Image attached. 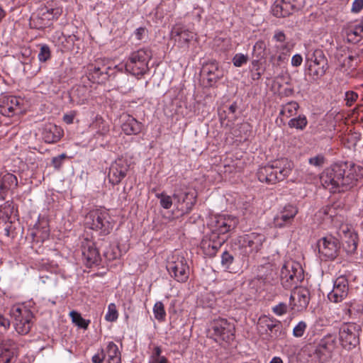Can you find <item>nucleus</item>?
I'll list each match as a JSON object with an SVG mask.
<instances>
[{
	"label": "nucleus",
	"instance_id": "nucleus-1",
	"mask_svg": "<svg viewBox=\"0 0 363 363\" xmlns=\"http://www.w3.org/2000/svg\"><path fill=\"white\" fill-rule=\"evenodd\" d=\"M363 176V169L354 164L336 163L326 169L320 175L323 186L330 192L347 190Z\"/></svg>",
	"mask_w": 363,
	"mask_h": 363
},
{
	"label": "nucleus",
	"instance_id": "nucleus-2",
	"mask_svg": "<svg viewBox=\"0 0 363 363\" xmlns=\"http://www.w3.org/2000/svg\"><path fill=\"white\" fill-rule=\"evenodd\" d=\"M294 168V164L283 159L259 168L257 175L259 182L274 184L287 178Z\"/></svg>",
	"mask_w": 363,
	"mask_h": 363
},
{
	"label": "nucleus",
	"instance_id": "nucleus-3",
	"mask_svg": "<svg viewBox=\"0 0 363 363\" xmlns=\"http://www.w3.org/2000/svg\"><path fill=\"white\" fill-rule=\"evenodd\" d=\"M85 223L91 229L100 231L102 235H108L113 228V221L105 208H96L90 211L85 217Z\"/></svg>",
	"mask_w": 363,
	"mask_h": 363
},
{
	"label": "nucleus",
	"instance_id": "nucleus-4",
	"mask_svg": "<svg viewBox=\"0 0 363 363\" xmlns=\"http://www.w3.org/2000/svg\"><path fill=\"white\" fill-rule=\"evenodd\" d=\"M235 325L225 318L213 320L208 329V336L217 342H230L235 337Z\"/></svg>",
	"mask_w": 363,
	"mask_h": 363
},
{
	"label": "nucleus",
	"instance_id": "nucleus-5",
	"mask_svg": "<svg viewBox=\"0 0 363 363\" xmlns=\"http://www.w3.org/2000/svg\"><path fill=\"white\" fill-rule=\"evenodd\" d=\"M16 331L20 335H26L33 325V314L31 311L22 305L13 306L9 311Z\"/></svg>",
	"mask_w": 363,
	"mask_h": 363
},
{
	"label": "nucleus",
	"instance_id": "nucleus-6",
	"mask_svg": "<svg viewBox=\"0 0 363 363\" xmlns=\"http://www.w3.org/2000/svg\"><path fill=\"white\" fill-rule=\"evenodd\" d=\"M152 52L148 48H142L133 52L125 65V70L133 75H143L149 70L148 62Z\"/></svg>",
	"mask_w": 363,
	"mask_h": 363
},
{
	"label": "nucleus",
	"instance_id": "nucleus-7",
	"mask_svg": "<svg viewBox=\"0 0 363 363\" xmlns=\"http://www.w3.org/2000/svg\"><path fill=\"white\" fill-rule=\"evenodd\" d=\"M303 279V270L298 262L291 260L286 262L282 266L280 281L285 289L296 286Z\"/></svg>",
	"mask_w": 363,
	"mask_h": 363
},
{
	"label": "nucleus",
	"instance_id": "nucleus-8",
	"mask_svg": "<svg viewBox=\"0 0 363 363\" xmlns=\"http://www.w3.org/2000/svg\"><path fill=\"white\" fill-rule=\"evenodd\" d=\"M306 60L308 74L314 80L321 78L328 69V60L320 49L314 50L312 53H308Z\"/></svg>",
	"mask_w": 363,
	"mask_h": 363
},
{
	"label": "nucleus",
	"instance_id": "nucleus-9",
	"mask_svg": "<svg viewBox=\"0 0 363 363\" xmlns=\"http://www.w3.org/2000/svg\"><path fill=\"white\" fill-rule=\"evenodd\" d=\"M361 327L354 323H344L339 330V340L341 346L351 350L359 344Z\"/></svg>",
	"mask_w": 363,
	"mask_h": 363
},
{
	"label": "nucleus",
	"instance_id": "nucleus-10",
	"mask_svg": "<svg viewBox=\"0 0 363 363\" xmlns=\"http://www.w3.org/2000/svg\"><path fill=\"white\" fill-rule=\"evenodd\" d=\"M167 269L172 277L179 282H185L189 277V267L184 256L173 255L167 261Z\"/></svg>",
	"mask_w": 363,
	"mask_h": 363
},
{
	"label": "nucleus",
	"instance_id": "nucleus-11",
	"mask_svg": "<svg viewBox=\"0 0 363 363\" xmlns=\"http://www.w3.org/2000/svg\"><path fill=\"white\" fill-rule=\"evenodd\" d=\"M62 14V9H48L43 7L38 9L37 13L30 16V24L37 29L50 26L53 19H57Z\"/></svg>",
	"mask_w": 363,
	"mask_h": 363
},
{
	"label": "nucleus",
	"instance_id": "nucleus-12",
	"mask_svg": "<svg viewBox=\"0 0 363 363\" xmlns=\"http://www.w3.org/2000/svg\"><path fill=\"white\" fill-rule=\"evenodd\" d=\"M318 247L322 259L333 260L338 256L340 243L336 238L328 235L318 241Z\"/></svg>",
	"mask_w": 363,
	"mask_h": 363
},
{
	"label": "nucleus",
	"instance_id": "nucleus-13",
	"mask_svg": "<svg viewBox=\"0 0 363 363\" xmlns=\"http://www.w3.org/2000/svg\"><path fill=\"white\" fill-rule=\"evenodd\" d=\"M337 348V337L334 334H328L322 337L316 345L314 354L322 363L332 357Z\"/></svg>",
	"mask_w": 363,
	"mask_h": 363
},
{
	"label": "nucleus",
	"instance_id": "nucleus-14",
	"mask_svg": "<svg viewBox=\"0 0 363 363\" xmlns=\"http://www.w3.org/2000/svg\"><path fill=\"white\" fill-rule=\"evenodd\" d=\"M257 328L261 334H265L272 339L282 336V324L273 317L261 316L257 323Z\"/></svg>",
	"mask_w": 363,
	"mask_h": 363
},
{
	"label": "nucleus",
	"instance_id": "nucleus-15",
	"mask_svg": "<svg viewBox=\"0 0 363 363\" xmlns=\"http://www.w3.org/2000/svg\"><path fill=\"white\" fill-rule=\"evenodd\" d=\"M264 240L265 236L257 233L245 234L238 238V242L240 247L245 249V254L258 252Z\"/></svg>",
	"mask_w": 363,
	"mask_h": 363
},
{
	"label": "nucleus",
	"instance_id": "nucleus-16",
	"mask_svg": "<svg viewBox=\"0 0 363 363\" xmlns=\"http://www.w3.org/2000/svg\"><path fill=\"white\" fill-rule=\"evenodd\" d=\"M130 165L127 160L118 158L111 163L108 174L109 182L113 184H118L127 174Z\"/></svg>",
	"mask_w": 363,
	"mask_h": 363
},
{
	"label": "nucleus",
	"instance_id": "nucleus-17",
	"mask_svg": "<svg viewBox=\"0 0 363 363\" xmlns=\"http://www.w3.org/2000/svg\"><path fill=\"white\" fill-rule=\"evenodd\" d=\"M348 293V280L345 276H340L334 281L333 290L328 294V298L331 302L340 303L347 296Z\"/></svg>",
	"mask_w": 363,
	"mask_h": 363
},
{
	"label": "nucleus",
	"instance_id": "nucleus-18",
	"mask_svg": "<svg viewBox=\"0 0 363 363\" xmlns=\"http://www.w3.org/2000/svg\"><path fill=\"white\" fill-rule=\"evenodd\" d=\"M310 301V292L307 288L296 287L290 296V306L292 310L298 311L306 309Z\"/></svg>",
	"mask_w": 363,
	"mask_h": 363
},
{
	"label": "nucleus",
	"instance_id": "nucleus-19",
	"mask_svg": "<svg viewBox=\"0 0 363 363\" xmlns=\"http://www.w3.org/2000/svg\"><path fill=\"white\" fill-rule=\"evenodd\" d=\"M23 99L14 96H4L1 99L0 113L11 117L21 112Z\"/></svg>",
	"mask_w": 363,
	"mask_h": 363
},
{
	"label": "nucleus",
	"instance_id": "nucleus-20",
	"mask_svg": "<svg viewBox=\"0 0 363 363\" xmlns=\"http://www.w3.org/2000/svg\"><path fill=\"white\" fill-rule=\"evenodd\" d=\"M17 357V347L15 342L9 338H0V363H15Z\"/></svg>",
	"mask_w": 363,
	"mask_h": 363
},
{
	"label": "nucleus",
	"instance_id": "nucleus-21",
	"mask_svg": "<svg viewBox=\"0 0 363 363\" xmlns=\"http://www.w3.org/2000/svg\"><path fill=\"white\" fill-rule=\"evenodd\" d=\"M297 213L298 208L296 206L291 204L286 205L274 218V226L279 228L289 226L292 223Z\"/></svg>",
	"mask_w": 363,
	"mask_h": 363
},
{
	"label": "nucleus",
	"instance_id": "nucleus-22",
	"mask_svg": "<svg viewBox=\"0 0 363 363\" xmlns=\"http://www.w3.org/2000/svg\"><path fill=\"white\" fill-rule=\"evenodd\" d=\"M82 251L85 264L87 267H91L100 262L99 252L91 240H86L82 243Z\"/></svg>",
	"mask_w": 363,
	"mask_h": 363
},
{
	"label": "nucleus",
	"instance_id": "nucleus-23",
	"mask_svg": "<svg viewBox=\"0 0 363 363\" xmlns=\"http://www.w3.org/2000/svg\"><path fill=\"white\" fill-rule=\"evenodd\" d=\"M237 220L230 216H220L216 218L212 233L224 236L225 234L233 230L237 225Z\"/></svg>",
	"mask_w": 363,
	"mask_h": 363
},
{
	"label": "nucleus",
	"instance_id": "nucleus-24",
	"mask_svg": "<svg viewBox=\"0 0 363 363\" xmlns=\"http://www.w3.org/2000/svg\"><path fill=\"white\" fill-rule=\"evenodd\" d=\"M226 240L227 237L225 236H219L216 233H211L208 240L203 241L202 247L207 255L213 257L216 255Z\"/></svg>",
	"mask_w": 363,
	"mask_h": 363
},
{
	"label": "nucleus",
	"instance_id": "nucleus-25",
	"mask_svg": "<svg viewBox=\"0 0 363 363\" xmlns=\"http://www.w3.org/2000/svg\"><path fill=\"white\" fill-rule=\"evenodd\" d=\"M18 180L16 177L9 172L0 173V198L2 200L5 199V196L7 192L13 190L17 186Z\"/></svg>",
	"mask_w": 363,
	"mask_h": 363
},
{
	"label": "nucleus",
	"instance_id": "nucleus-26",
	"mask_svg": "<svg viewBox=\"0 0 363 363\" xmlns=\"http://www.w3.org/2000/svg\"><path fill=\"white\" fill-rule=\"evenodd\" d=\"M203 72L207 75L208 84L213 86L218 80L223 77V71L218 67L216 61H212L203 67Z\"/></svg>",
	"mask_w": 363,
	"mask_h": 363
},
{
	"label": "nucleus",
	"instance_id": "nucleus-27",
	"mask_svg": "<svg viewBox=\"0 0 363 363\" xmlns=\"http://www.w3.org/2000/svg\"><path fill=\"white\" fill-rule=\"evenodd\" d=\"M63 135L62 128L55 124H45L43 128L42 136L47 143H55L60 140Z\"/></svg>",
	"mask_w": 363,
	"mask_h": 363
},
{
	"label": "nucleus",
	"instance_id": "nucleus-28",
	"mask_svg": "<svg viewBox=\"0 0 363 363\" xmlns=\"http://www.w3.org/2000/svg\"><path fill=\"white\" fill-rule=\"evenodd\" d=\"M272 13L277 18H285L290 16L294 13L291 0H276L272 6Z\"/></svg>",
	"mask_w": 363,
	"mask_h": 363
},
{
	"label": "nucleus",
	"instance_id": "nucleus-29",
	"mask_svg": "<svg viewBox=\"0 0 363 363\" xmlns=\"http://www.w3.org/2000/svg\"><path fill=\"white\" fill-rule=\"evenodd\" d=\"M171 34L173 38H175V40L183 44L189 43L195 36L194 32L190 31L181 25H176L173 27Z\"/></svg>",
	"mask_w": 363,
	"mask_h": 363
},
{
	"label": "nucleus",
	"instance_id": "nucleus-30",
	"mask_svg": "<svg viewBox=\"0 0 363 363\" xmlns=\"http://www.w3.org/2000/svg\"><path fill=\"white\" fill-rule=\"evenodd\" d=\"M143 125L133 116L128 115L121 125L123 132L127 135H137L142 130Z\"/></svg>",
	"mask_w": 363,
	"mask_h": 363
},
{
	"label": "nucleus",
	"instance_id": "nucleus-31",
	"mask_svg": "<svg viewBox=\"0 0 363 363\" xmlns=\"http://www.w3.org/2000/svg\"><path fill=\"white\" fill-rule=\"evenodd\" d=\"M104 350L107 357V363H121V354L116 344L112 341L108 342Z\"/></svg>",
	"mask_w": 363,
	"mask_h": 363
},
{
	"label": "nucleus",
	"instance_id": "nucleus-32",
	"mask_svg": "<svg viewBox=\"0 0 363 363\" xmlns=\"http://www.w3.org/2000/svg\"><path fill=\"white\" fill-rule=\"evenodd\" d=\"M344 233V247L348 253H354L357 247V235L349 230H342Z\"/></svg>",
	"mask_w": 363,
	"mask_h": 363
},
{
	"label": "nucleus",
	"instance_id": "nucleus-33",
	"mask_svg": "<svg viewBox=\"0 0 363 363\" xmlns=\"http://www.w3.org/2000/svg\"><path fill=\"white\" fill-rule=\"evenodd\" d=\"M347 40L350 43H357L363 38V28L359 25L350 26L345 29Z\"/></svg>",
	"mask_w": 363,
	"mask_h": 363
},
{
	"label": "nucleus",
	"instance_id": "nucleus-34",
	"mask_svg": "<svg viewBox=\"0 0 363 363\" xmlns=\"http://www.w3.org/2000/svg\"><path fill=\"white\" fill-rule=\"evenodd\" d=\"M299 108V105L294 101H289L283 104L279 111V117L285 116L290 118L295 116Z\"/></svg>",
	"mask_w": 363,
	"mask_h": 363
},
{
	"label": "nucleus",
	"instance_id": "nucleus-35",
	"mask_svg": "<svg viewBox=\"0 0 363 363\" xmlns=\"http://www.w3.org/2000/svg\"><path fill=\"white\" fill-rule=\"evenodd\" d=\"M308 125V119L303 114H300L297 117L292 118L288 122V125L291 128H295L298 130H303Z\"/></svg>",
	"mask_w": 363,
	"mask_h": 363
},
{
	"label": "nucleus",
	"instance_id": "nucleus-36",
	"mask_svg": "<svg viewBox=\"0 0 363 363\" xmlns=\"http://www.w3.org/2000/svg\"><path fill=\"white\" fill-rule=\"evenodd\" d=\"M112 70H113V69H112L110 67H104L102 69L100 67H97L96 65H91L89 67V74H93V77H94V75L98 77H99V76H103V80H106L109 77H111L112 73H111L110 72Z\"/></svg>",
	"mask_w": 363,
	"mask_h": 363
},
{
	"label": "nucleus",
	"instance_id": "nucleus-37",
	"mask_svg": "<svg viewBox=\"0 0 363 363\" xmlns=\"http://www.w3.org/2000/svg\"><path fill=\"white\" fill-rule=\"evenodd\" d=\"M276 49L278 62H283L288 60V57L291 52V48L288 43L277 45Z\"/></svg>",
	"mask_w": 363,
	"mask_h": 363
},
{
	"label": "nucleus",
	"instance_id": "nucleus-38",
	"mask_svg": "<svg viewBox=\"0 0 363 363\" xmlns=\"http://www.w3.org/2000/svg\"><path fill=\"white\" fill-rule=\"evenodd\" d=\"M162 350L160 347L156 346L153 348L150 355L149 363H168L167 359L161 355Z\"/></svg>",
	"mask_w": 363,
	"mask_h": 363
},
{
	"label": "nucleus",
	"instance_id": "nucleus-39",
	"mask_svg": "<svg viewBox=\"0 0 363 363\" xmlns=\"http://www.w3.org/2000/svg\"><path fill=\"white\" fill-rule=\"evenodd\" d=\"M69 315L72 318V322L74 323L81 328L86 329L88 328L89 320L84 319L81 314L75 311H72L69 313Z\"/></svg>",
	"mask_w": 363,
	"mask_h": 363
},
{
	"label": "nucleus",
	"instance_id": "nucleus-40",
	"mask_svg": "<svg viewBox=\"0 0 363 363\" xmlns=\"http://www.w3.org/2000/svg\"><path fill=\"white\" fill-rule=\"evenodd\" d=\"M153 313L155 318L158 321H164L165 320L166 312L164 310V304L161 301H157L154 305Z\"/></svg>",
	"mask_w": 363,
	"mask_h": 363
},
{
	"label": "nucleus",
	"instance_id": "nucleus-41",
	"mask_svg": "<svg viewBox=\"0 0 363 363\" xmlns=\"http://www.w3.org/2000/svg\"><path fill=\"white\" fill-rule=\"evenodd\" d=\"M196 201V195L194 192L185 193L182 197V202L186 203V209L187 211H190Z\"/></svg>",
	"mask_w": 363,
	"mask_h": 363
},
{
	"label": "nucleus",
	"instance_id": "nucleus-42",
	"mask_svg": "<svg viewBox=\"0 0 363 363\" xmlns=\"http://www.w3.org/2000/svg\"><path fill=\"white\" fill-rule=\"evenodd\" d=\"M118 318V313L115 303H110L105 315V320L108 322H114Z\"/></svg>",
	"mask_w": 363,
	"mask_h": 363
},
{
	"label": "nucleus",
	"instance_id": "nucleus-43",
	"mask_svg": "<svg viewBox=\"0 0 363 363\" xmlns=\"http://www.w3.org/2000/svg\"><path fill=\"white\" fill-rule=\"evenodd\" d=\"M51 57V50L50 47L43 44L40 45V51L38 55V58L40 62H45L50 60Z\"/></svg>",
	"mask_w": 363,
	"mask_h": 363
},
{
	"label": "nucleus",
	"instance_id": "nucleus-44",
	"mask_svg": "<svg viewBox=\"0 0 363 363\" xmlns=\"http://www.w3.org/2000/svg\"><path fill=\"white\" fill-rule=\"evenodd\" d=\"M233 261L234 257L230 252L225 250L222 253L220 263L223 269L226 270L230 269Z\"/></svg>",
	"mask_w": 363,
	"mask_h": 363
},
{
	"label": "nucleus",
	"instance_id": "nucleus-45",
	"mask_svg": "<svg viewBox=\"0 0 363 363\" xmlns=\"http://www.w3.org/2000/svg\"><path fill=\"white\" fill-rule=\"evenodd\" d=\"M157 198L160 199V203L164 209H169L172 206V199L164 193L157 194Z\"/></svg>",
	"mask_w": 363,
	"mask_h": 363
},
{
	"label": "nucleus",
	"instance_id": "nucleus-46",
	"mask_svg": "<svg viewBox=\"0 0 363 363\" xmlns=\"http://www.w3.org/2000/svg\"><path fill=\"white\" fill-rule=\"evenodd\" d=\"M306 328L307 324L306 322L303 320L298 322V323L293 329L294 336L296 337H302L306 331Z\"/></svg>",
	"mask_w": 363,
	"mask_h": 363
},
{
	"label": "nucleus",
	"instance_id": "nucleus-47",
	"mask_svg": "<svg viewBox=\"0 0 363 363\" xmlns=\"http://www.w3.org/2000/svg\"><path fill=\"white\" fill-rule=\"evenodd\" d=\"M247 60V56L242 53L236 54L232 60L233 65L237 67H240L246 64Z\"/></svg>",
	"mask_w": 363,
	"mask_h": 363
},
{
	"label": "nucleus",
	"instance_id": "nucleus-48",
	"mask_svg": "<svg viewBox=\"0 0 363 363\" xmlns=\"http://www.w3.org/2000/svg\"><path fill=\"white\" fill-rule=\"evenodd\" d=\"M265 49L266 45L264 42L262 40H259L254 45L253 52L257 57H262L264 54Z\"/></svg>",
	"mask_w": 363,
	"mask_h": 363
},
{
	"label": "nucleus",
	"instance_id": "nucleus-49",
	"mask_svg": "<svg viewBox=\"0 0 363 363\" xmlns=\"http://www.w3.org/2000/svg\"><path fill=\"white\" fill-rule=\"evenodd\" d=\"M288 310V306L285 303H279V304L274 306L272 308V311L274 313H275L277 315H282L285 313H286Z\"/></svg>",
	"mask_w": 363,
	"mask_h": 363
},
{
	"label": "nucleus",
	"instance_id": "nucleus-50",
	"mask_svg": "<svg viewBox=\"0 0 363 363\" xmlns=\"http://www.w3.org/2000/svg\"><path fill=\"white\" fill-rule=\"evenodd\" d=\"M325 162V157L322 155H318L315 157L309 158L308 163L314 167H320L323 166Z\"/></svg>",
	"mask_w": 363,
	"mask_h": 363
},
{
	"label": "nucleus",
	"instance_id": "nucleus-51",
	"mask_svg": "<svg viewBox=\"0 0 363 363\" xmlns=\"http://www.w3.org/2000/svg\"><path fill=\"white\" fill-rule=\"evenodd\" d=\"M308 0H291V5L294 12L304 9L308 5Z\"/></svg>",
	"mask_w": 363,
	"mask_h": 363
},
{
	"label": "nucleus",
	"instance_id": "nucleus-52",
	"mask_svg": "<svg viewBox=\"0 0 363 363\" xmlns=\"http://www.w3.org/2000/svg\"><path fill=\"white\" fill-rule=\"evenodd\" d=\"M337 206V204H333L331 206H326L325 208H323L322 212L324 215H326L329 218H332L337 215V213L335 211Z\"/></svg>",
	"mask_w": 363,
	"mask_h": 363
},
{
	"label": "nucleus",
	"instance_id": "nucleus-53",
	"mask_svg": "<svg viewBox=\"0 0 363 363\" xmlns=\"http://www.w3.org/2000/svg\"><path fill=\"white\" fill-rule=\"evenodd\" d=\"M106 357V354L104 352V349H100L96 354H95L92 358L91 361L93 363H104V361Z\"/></svg>",
	"mask_w": 363,
	"mask_h": 363
},
{
	"label": "nucleus",
	"instance_id": "nucleus-54",
	"mask_svg": "<svg viewBox=\"0 0 363 363\" xmlns=\"http://www.w3.org/2000/svg\"><path fill=\"white\" fill-rule=\"evenodd\" d=\"M66 157L67 155L65 154H61L57 157H55L52 159V164L55 169H59L62 164L63 160Z\"/></svg>",
	"mask_w": 363,
	"mask_h": 363
},
{
	"label": "nucleus",
	"instance_id": "nucleus-55",
	"mask_svg": "<svg viewBox=\"0 0 363 363\" xmlns=\"http://www.w3.org/2000/svg\"><path fill=\"white\" fill-rule=\"evenodd\" d=\"M357 94L352 91H347L345 93L346 104L349 106H352V104L357 100Z\"/></svg>",
	"mask_w": 363,
	"mask_h": 363
},
{
	"label": "nucleus",
	"instance_id": "nucleus-56",
	"mask_svg": "<svg viewBox=\"0 0 363 363\" xmlns=\"http://www.w3.org/2000/svg\"><path fill=\"white\" fill-rule=\"evenodd\" d=\"M363 9V0H354L352 4L351 12L353 13H359Z\"/></svg>",
	"mask_w": 363,
	"mask_h": 363
},
{
	"label": "nucleus",
	"instance_id": "nucleus-57",
	"mask_svg": "<svg viewBox=\"0 0 363 363\" xmlns=\"http://www.w3.org/2000/svg\"><path fill=\"white\" fill-rule=\"evenodd\" d=\"M147 29L145 27H140L137 28L134 33L137 40H141L147 35Z\"/></svg>",
	"mask_w": 363,
	"mask_h": 363
},
{
	"label": "nucleus",
	"instance_id": "nucleus-58",
	"mask_svg": "<svg viewBox=\"0 0 363 363\" xmlns=\"http://www.w3.org/2000/svg\"><path fill=\"white\" fill-rule=\"evenodd\" d=\"M10 320L6 318L0 312V328H3L5 330H7L10 328Z\"/></svg>",
	"mask_w": 363,
	"mask_h": 363
},
{
	"label": "nucleus",
	"instance_id": "nucleus-59",
	"mask_svg": "<svg viewBox=\"0 0 363 363\" xmlns=\"http://www.w3.org/2000/svg\"><path fill=\"white\" fill-rule=\"evenodd\" d=\"M303 62V57L299 54L294 55L291 58V65L293 67H299Z\"/></svg>",
	"mask_w": 363,
	"mask_h": 363
},
{
	"label": "nucleus",
	"instance_id": "nucleus-60",
	"mask_svg": "<svg viewBox=\"0 0 363 363\" xmlns=\"http://www.w3.org/2000/svg\"><path fill=\"white\" fill-rule=\"evenodd\" d=\"M273 38L277 42L284 43L286 40V35L283 31L277 30L274 33Z\"/></svg>",
	"mask_w": 363,
	"mask_h": 363
},
{
	"label": "nucleus",
	"instance_id": "nucleus-61",
	"mask_svg": "<svg viewBox=\"0 0 363 363\" xmlns=\"http://www.w3.org/2000/svg\"><path fill=\"white\" fill-rule=\"evenodd\" d=\"M74 117H75V113H74V112H71L69 113H66L63 116V121L67 124H72V123H73Z\"/></svg>",
	"mask_w": 363,
	"mask_h": 363
},
{
	"label": "nucleus",
	"instance_id": "nucleus-62",
	"mask_svg": "<svg viewBox=\"0 0 363 363\" xmlns=\"http://www.w3.org/2000/svg\"><path fill=\"white\" fill-rule=\"evenodd\" d=\"M238 110V105L236 102L233 103L229 107L228 112V113L234 114Z\"/></svg>",
	"mask_w": 363,
	"mask_h": 363
},
{
	"label": "nucleus",
	"instance_id": "nucleus-63",
	"mask_svg": "<svg viewBox=\"0 0 363 363\" xmlns=\"http://www.w3.org/2000/svg\"><path fill=\"white\" fill-rule=\"evenodd\" d=\"M29 54H30V51H28H28L26 50V52L24 53L21 54L23 57H26V58L25 59V61L22 62V63L28 64V62H30V58L28 57Z\"/></svg>",
	"mask_w": 363,
	"mask_h": 363
},
{
	"label": "nucleus",
	"instance_id": "nucleus-64",
	"mask_svg": "<svg viewBox=\"0 0 363 363\" xmlns=\"http://www.w3.org/2000/svg\"><path fill=\"white\" fill-rule=\"evenodd\" d=\"M269 363H283V361L279 357H274Z\"/></svg>",
	"mask_w": 363,
	"mask_h": 363
}]
</instances>
